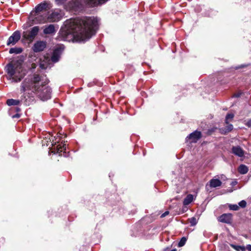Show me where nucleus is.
<instances>
[{"mask_svg": "<svg viewBox=\"0 0 251 251\" xmlns=\"http://www.w3.org/2000/svg\"><path fill=\"white\" fill-rule=\"evenodd\" d=\"M67 33L71 34L77 42H85L95 35L99 27V21L93 17L71 19L65 22Z\"/></svg>", "mask_w": 251, "mask_h": 251, "instance_id": "obj_1", "label": "nucleus"}, {"mask_svg": "<svg viewBox=\"0 0 251 251\" xmlns=\"http://www.w3.org/2000/svg\"><path fill=\"white\" fill-rule=\"evenodd\" d=\"M48 80L44 77L34 74L26 78L21 84V91L24 93L26 91H31L29 96L36 95L44 101L51 98V90L47 85Z\"/></svg>", "mask_w": 251, "mask_h": 251, "instance_id": "obj_2", "label": "nucleus"}, {"mask_svg": "<svg viewBox=\"0 0 251 251\" xmlns=\"http://www.w3.org/2000/svg\"><path fill=\"white\" fill-rule=\"evenodd\" d=\"M6 69L9 79L12 82L20 81L25 74V71L23 69L22 62L20 61L8 64Z\"/></svg>", "mask_w": 251, "mask_h": 251, "instance_id": "obj_3", "label": "nucleus"}, {"mask_svg": "<svg viewBox=\"0 0 251 251\" xmlns=\"http://www.w3.org/2000/svg\"><path fill=\"white\" fill-rule=\"evenodd\" d=\"M49 8L48 3L45 1L38 4L30 13V20L34 24H42V22L40 21L41 18L45 17Z\"/></svg>", "mask_w": 251, "mask_h": 251, "instance_id": "obj_4", "label": "nucleus"}, {"mask_svg": "<svg viewBox=\"0 0 251 251\" xmlns=\"http://www.w3.org/2000/svg\"><path fill=\"white\" fill-rule=\"evenodd\" d=\"M63 16L62 11L59 9H55L51 11H48L44 18H41L42 24L50 22H57L61 20Z\"/></svg>", "mask_w": 251, "mask_h": 251, "instance_id": "obj_5", "label": "nucleus"}, {"mask_svg": "<svg viewBox=\"0 0 251 251\" xmlns=\"http://www.w3.org/2000/svg\"><path fill=\"white\" fill-rule=\"evenodd\" d=\"M35 98L33 96H29V93H24L22 96L21 100L8 99L7 100L6 103L9 106L17 105L20 102L23 103L25 105H30L34 101Z\"/></svg>", "mask_w": 251, "mask_h": 251, "instance_id": "obj_6", "label": "nucleus"}, {"mask_svg": "<svg viewBox=\"0 0 251 251\" xmlns=\"http://www.w3.org/2000/svg\"><path fill=\"white\" fill-rule=\"evenodd\" d=\"M39 28L38 26H35L31 28L30 31L24 32V36L29 41H32L38 34Z\"/></svg>", "mask_w": 251, "mask_h": 251, "instance_id": "obj_7", "label": "nucleus"}, {"mask_svg": "<svg viewBox=\"0 0 251 251\" xmlns=\"http://www.w3.org/2000/svg\"><path fill=\"white\" fill-rule=\"evenodd\" d=\"M201 137V132L195 130L187 136L185 140L186 142H189L190 143H197Z\"/></svg>", "mask_w": 251, "mask_h": 251, "instance_id": "obj_8", "label": "nucleus"}, {"mask_svg": "<svg viewBox=\"0 0 251 251\" xmlns=\"http://www.w3.org/2000/svg\"><path fill=\"white\" fill-rule=\"evenodd\" d=\"M21 38V33L19 31H15L14 33L10 36L7 42V45H14L16 44L18 41Z\"/></svg>", "mask_w": 251, "mask_h": 251, "instance_id": "obj_9", "label": "nucleus"}, {"mask_svg": "<svg viewBox=\"0 0 251 251\" xmlns=\"http://www.w3.org/2000/svg\"><path fill=\"white\" fill-rule=\"evenodd\" d=\"M64 49V46H60L56 48L53 52L51 57V61L53 62H57L59 61L62 51Z\"/></svg>", "mask_w": 251, "mask_h": 251, "instance_id": "obj_10", "label": "nucleus"}, {"mask_svg": "<svg viewBox=\"0 0 251 251\" xmlns=\"http://www.w3.org/2000/svg\"><path fill=\"white\" fill-rule=\"evenodd\" d=\"M46 42L43 41H38L35 42L32 47V50L35 52L43 51L46 47Z\"/></svg>", "mask_w": 251, "mask_h": 251, "instance_id": "obj_11", "label": "nucleus"}, {"mask_svg": "<svg viewBox=\"0 0 251 251\" xmlns=\"http://www.w3.org/2000/svg\"><path fill=\"white\" fill-rule=\"evenodd\" d=\"M232 215L230 213H225L218 217V221L220 222L230 224L232 222Z\"/></svg>", "mask_w": 251, "mask_h": 251, "instance_id": "obj_12", "label": "nucleus"}, {"mask_svg": "<svg viewBox=\"0 0 251 251\" xmlns=\"http://www.w3.org/2000/svg\"><path fill=\"white\" fill-rule=\"evenodd\" d=\"M231 152L235 155L242 157L244 155V151L239 146H233L231 149Z\"/></svg>", "mask_w": 251, "mask_h": 251, "instance_id": "obj_13", "label": "nucleus"}, {"mask_svg": "<svg viewBox=\"0 0 251 251\" xmlns=\"http://www.w3.org/2000/svg\"><path fill=\"white\" fill-rule=\"evenodd\" d=\"M55 26L52 24L45 26L43 30V33L45 34H52L55 33Z\"/></svg>", "mask_w": 251, "mask_h": 251, "instance_id": "obj_14", "label": "nucleus"}, {"mask_svg": "<svg viewBox=\"0 0 251 251\" xmlns=\"http://www.w3.org/2000/svg\"><path fill=\"white\" fill-rule=\"evenodd\" d=\"M222 185V182L218 178H212L209 181V186L211 188L219 187Z\"/></svg>", "mask_w": 251, "mask_h": 251, "instance_id": "obj_15", "label": "nucleus"}, {"mask_svg": "<svg viewBox=\"0 0 251 251\" xmlns=\"http://www.w3.org/2000/svg\"><path fill=\"white\" fill-rule=\"evenodd\" d=\"M227 126H226L224 128H222L220 129L222 133L224 134H226L227 133L230 132L233 128V126L232 124H226Z\"/></svg>", "mask_w": 251, "mask_h": 251, "instance_id": "obj_16", "label": "nucleus"}, {"mask_svg": "<svg viewBox=\"0 0 251 251\" xmlns=\"http://www.w3.org/2000/svg\"><path fill=\"white\" fill-rule=\"evenodd\" d=\"M194 200V197L193 195L189 194L184 199L183 204L184 205H187L189 204Z\"/></svg>", "mask_w": 251, "mask_h": 251, "instance_id": "obj_17", "label": "nucleus"}, {"mask_svg": "<svg viewBox=\"0 0 251 251\" xmlns=\"http://www.w3.org/2000/svg\"><path fill=\"white\" fill-rule=\"evenodd\" d=\"M238 171L241 174H245L248 172V168L246 165L242 164L239 166Z\"/></svg>", "mask_w": 251, "mask_h": 251, "instance_id": "obj_18", "label": "nucleus"}, {"mask_svg": "<svg viewBox=\"0 0 251 251\" xmlns=\"http://www.w3.org/2000/svg\"><path fill=\"white\" fill-rule=\"evenodd\" d=\"M23 51V49L21 48H12L9 50V52L10 54L15 53V54H19L21 53Z\"/></svg>", "mask_w": 251, "mask_h": 251, "instance_id": "obj_19", "label": "nucleus"}, {"mask_svg": "<svg viewBox=\"0 0 251 251\" xmlns=\"http://www.w3.org/2000/svg\"><path fill=\"white\" fill-rule=\"evenodd\" d=\"M66 150V145L65 144L63 143L62 146L60 145V147H57L56 149V153H58L59 155H62L61 153L62 151H65Z\"/></svg>", "mask_w": 251, "mask_h": 251, "instance_id": "obj_20", "label": "nucleus"}, {"mask_svg": "<svg viewBox=\"0 0 251 251\" xmlns=\"http://www.w3.org/2000/svg\"><path fill=\"white\" fill-rule=\"evenodd\" d=\"M234 118V114L231 113H228L226 115V119H225V123L226 124H228V121L231 120Z\"/></svg>", "mask_w": 251, "mask_h": 251, "instance_id": "obj_21", "label": "nucleus"}, {"mask_svg": "<svg viewBox=\"0 0 251 251\" xmlns=\"http://www.w3.org/2000/svg\"><path fill=\"white\" fill-rule=\"evenodd\" d=\"M228 207L230 210L233 211H237L239 209V206L236 204H229L228 205Z\"/></svg>", "mask_w": 251, "mask_h": 251, "instance_id": "obj_22", "label": "nucleus"}, {"mask_svg": "<svg viewBox=\"0 0 251 251\" xmlns=\"http://www.w3.org/2000/svg\"><path fill=\"white\" fill-rule=\"evenodd\" d=\"M189 222L191 226H195L197 223V220L195 217H192L189 219Z\"/></svg>", "mask_w": 251, "mask_h": 251, "instance_id": "obj_23", "label": "nucleus"}, {"mask_svg": "<svg viewBox=\"0 0 251 251\" xmlns=\"http://www.w3.org/2000/svg\"><path fill=\"white\" fill-rule=\"evenodd\" d=\"M247 205V202L245 201L242 200L238 203L239 207L241 208H245Z\"/></svg>", "mask_w": 251, "mask_h": 251, "instance_id": "obj_24", "label": "nucleus"}, {"mask_svg": "<svg viewBox=\"0 0 251 251\" xmlns=\"http://www.w3.org/2000/svg\"><path fill=\"white\" fill-rule=\"evenodd\" d=\"M186 241V238H185V237H182V238H181V239L180 240V242H179V243H178V246H179V247H182V246H183L185 244V243Z\"/></svg>", "mask_w": 251, "mask_h": 251, "instance_id": "obj_25", "label": "nucleus"}, {"mask_svg": "<svg viewBox=\"0 0 251 251\" xmlns=\"http://www.w3.org/2000/svg\"><path fill=\"white\" fill-rule=\"evenodd\" d=\"M231 247H232L233 249H235L236 250L238 251L239 249H242V247L239 246H236L233 244L230 245Z\"/></svg>", "mask_w": 251, "mask_h": 251, "instance_id": "obj_26", "label": "nucleus"}, {"mask_svg": "<svg viewBox=\"0 0 251 251\" xmlns=\"http://www.w3.org/2000/svg\"><path fill=\"white\" fill-rule=\"evenodd\" d=\"M241 94H242L241 92H238L237 93L234 94L233 96V97L239 98L241 96Z\"/></svg>", "mask_w": 251, "mask_h": 251, "instance_id": "obj_27", "label": "nucleus"}, {"mask_svg": "<svg viewBox=\"0 0 251 251\" xmlns=\"http://www.w3.org/2000/svg\"><path fill=\"white\" fill-rule=\"evenodd\" d=\"M169 214V212L168 211H166V212H165L164 213H163L161 215L160 217L161 218H164L165 216H166L167 215H168Z\"/></svg>", "mask_w": 251, "mask_h": 251, "instance_id": "obj_28", "label": "nucleus"}, {"mask_svg": "<svg viewBox=\"0 0 251 251\" xmlns=\"http://www.w3.org/2000/svg\"><path fill=\"white\" fill-rule=\"evenodd\" d=\"M65 0H55V1L58 5H60L63 3Z\"/></svg>", "mask_w": 251, "mask_h": 251, "instance_id": "obj_29", "label": "nucleus"}, {"mask_svg": "<svg viewBox=\"0 0 251 251\" xmlns=\"http://www.w3.org/2000/svg\"><path fill=\"white\" fill-rule=\"evenodd\" d=\"M20 117V114L17 113L12 116V118H19Z\"/></svg>", "mask_w": 251, "mask_h": 251, "instance_id": "obj_30", "label": "nucleus"}, {"mask_svg": "<svg viewBox=\"0 0 251 251\" xmlns=\"http://www.w3.org/2000/svg\"><path fill=\"white\" fill-rule=\"evenodd\" d=\"M246 125L248 126V127H251V119L246 124Z\"/></svg>", "mask_w": 251, "mask_h": 251, "instance_id": "obj_31", "label": "nucleus"}, {"mask_svg": "<svg viewBox=\"0 0 251 251\" xmlns=\"http://www.w3.org/2000/svg\"><path fill=\"white\" fill-rule=\"evenodd\" d=\"M246 249L249 251H251V245H248L246 247Z\"/></svg>", "mask_w": 251, "mask_h": 251, "instance_id": "obj_32", "label": "nucleus"}, {"mask_svg": "<svg viewBox=\"0 0 251 251\" xmlns=\"http://www.w3.org/2000/svg\"><path fill=\"white\" fill-rule=\"evenodd\" d=\"M40 67H41L42 69H46V67H45V66H44V65H43V64H42V63H41V64H40Z\"/></svg>", "mask_w": 251, "mask_h": 251, "instance_id": "obj_33", "label": "nucleus"}, {"mask_svg": "<svg viewBox=\"0 0 251 251\" xmlns=\"http://www.w3.org/2000/svg\"><path fill=\"white\" fill-rule=\"evenodd\" d=\"M16 110H17V111H20V109L19 108H17Z\"/></svg>", "mask_w": 251, "mask_h": 251, "instance_id": "obj_34", "label": "nucleus"}, {"mask_svg": "<svg viewBox=\"0 0 251 251\" xmlns=\"http://www.w3.org/2000/svg\"><path fill=\"white\" fill-rule=\"evenodd\" d=\"M171 251H176V249L172 250Z\"/></svg>", "mask_w": 251, "mask_h": 251, "instance_id": "obj_35", "label": "nucleus"}, {"mask_svg": "<svg viewBox=\"0 0 251 251\" xmlns=\"http://www.w3.org/2000/svg\"><path fill=\"white\" fill-rule=\"evenodd\" d=\"M59 142V140H57V141H55V142H54V144H56V142Z\"/></svg>", "mask_w": 251, "mask_h": 251, "instance_id": "obj_36", "label": "nucleus"}, {"mask_svg": "<svg viewBox=\"0 0 251 251\" xmlns=\"http://www.w3.org/2000/svg\"><path fill=\"white\" fill-rule=\"evenodd\" d=\"M54 138H55V140H57V138H56L55 136H54Z\"/></svg>", "mask_w": 251, "mask_h": 251, "instance_id": "obj_37", "label": "nucleus"}, {"mask_svg": "<svg viewBox=\"0 0 251 251\" xmlns=\"http://www.w3.org/2000/svg\"><path fill=\"white\" fill-rule=\"evenodd\" d=\"M223 176L224 175H221V178H222Z\"/></svg>", "mask_w": 251, "mask_h": 251, "instance_id": "obj_38", "label": "nucleus"}]
</instances>
